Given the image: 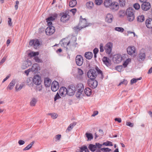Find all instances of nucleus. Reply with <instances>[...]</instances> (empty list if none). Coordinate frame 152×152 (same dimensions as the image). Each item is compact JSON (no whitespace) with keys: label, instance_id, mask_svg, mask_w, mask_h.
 Masks as SVG:
<instances>
[{"label":"nucleus","instance_id":"09e8293b","mask_svg":"<svg viewBox=\"0 0 152 152\" xmlns=\"http://www.w3.org/2000/svg\"><path fill=\"white\" fill-rule=\"evenodd\" d=\"M127 81L125 80H124L123 81H121V82L118 85V86H120L122 84H124L126 86V85H127Z\"/></svg>","mask_w":152,"mask_h":152},{"label":"nucleus","instance_id":"4468645a","mask_svg":"<svg viewBox=\"0 0 152 152\" xmlns=\"http://www.w3.org/2000/svg\"><path fill=\"white\" fill-rule=\"evenodd\" d=\"M75 61L76 64L79 66H81L83 62L82 56L80 55H78L76 56Z\"/></svg>","mask_w":152,"mask_h":152},{"label":"nucleus","instance_id":"a211bd4d","mask_svg":"<svg viewBox=\"0 0 152 152\" xmlns=\"http://www.w3.org/2000/svg\"><path fill=\"white\" fill-rule=\"evenodd\" d=\"M142 10L144 11H147L151 8V5L148 2H144L141 5Z\"/></svg>","mask_w":152,"mask_h":152},{"label":"nucleus","instance_id":"aec40b11","mask_svg":"<svg viewBox=\"0 0 152 152\" xmlns=\"http://www.w3.org/2000/svg\"><path fill=\"white\" fill-rule=\"evenodd\" d=\"M60 95L63 96H64L67 94V89L65 87H61L59 91Z\"/></svg>","mask_w":152,"mask_h":152},{"label":"nucleus","instance_id":"f3484780","mask_svg":"<svg viewBox=\"0 0 152 152\" xmlns=\"http://www.w3.org/2000/svg\"><path fill=\"white\" fill-rule=\"evenodd\" d=\"M145 55L143 50H142L138 55L137 59L139 61H143L144 60Z\"/></svg>","mask_w":152,"mask_h":152},{"label":"nucleus","instance_id":"9b49d317","mask_svg":"<svg viewBox=\"0 0 152 152\" xmlns=\"http://www.w3.org/2000/svg\"><path fill=\"white\" fill-rule=\"evenodd\" d=\"M84 89V86L83 84L80 83L77 84V92L76 94L77 96L79 97L83 92Z\"/></svg>","mask_w":152,"mask_h":152},{"label":"nucleus","instance_id":"4d7b16f0","mask_svg":"<svg viewBox=\"0 0 152 152\" xmlns=\"http://www.w3.org/2000/svg\"><path fill=\"white\" fill-rule=\"evenodd\" d=\"M122 66H118L115 67L116 69L118 71L120 72L122 70Z\"/></svg>","mask_w":152,"mask_h":152},{"label":"nucleus","instance_id":"774afa93","mask_svg":"<svg viewBox=\"0 0 152 152\" xmlns=\"http://www.w3.org/2000/svg\"><path fill=\"white\" fill-rule=\"evenodd\" d=\"M9 20L8 21V23L9 25L10 26H11L12 25V23L11 19L10 18H8Z\"/></svg>","mask_w":152,"mask_h":152},{"label":"nucleus","instance_id":"13d9d810","mask_svg":"<svg viewBox=\"0 0 152 152\" xmlns=\"http://www.w3.org/2000/svg\"><path fill=\"white\" fill-rule=\"evenodd\" d=\"M61 98V97L60 96L59 94L58 93H57L56 96H55L54 97V101H56V100L59 99Z\"/></svg>","mask_w":152,"mask_h":152},{"label":"nucleus","instance_id":"6e6d98bb","mask_svg":"<svg viewBox=\"0 0 152 152\" xmlns=\"http://www.w3.org/2000/svg\"><path fill=\"white\" fill-rule=\"evenodd\" d=\"M105 51L107 54H110L112 51L111 48H106Z\"/></svg>","mask_w":152,"mask_h":152},{"label":"nucleus","instance_id":"5fc2aeb1","mask_svg":"<svg viewBox=\"0 0 152 152\" xmlns=\"http://www.w3.org/2000/svg\"><path fill=\"white\" fill-rule=\"evenodd\" d=\"M34 59L36 62H37L38 63H42V60L40 59L38 57H35L34 58Z\"/></svg>","mask_w":152,"mask_h":152},{"label":"nucleus","instance_id":"3c124183","mask_svg":"<svg viewBox=\"0 0 152 152\" xmlns=\"http://www.w3.org/2000/svg\"><path fill=\"white\" fill-rule=\"evenodd\" d=\"M102 0H95V3L96 4L99 5L102 3Z\"/></svg>","mask_w":152,"mask_h":152},{"label":"nucleus","instance_id":"c9c22d12","mask_svg":"<svg viewBox=\"0 0 152 152\" xmlns=\"http://www.w3.org/2000/svg\"><path fill=\"white\" fill-rule=\"evenodd\" d=\"M75 123H73L71 124L68 127L66 132H69L71 131L73 128L74 126L76 125Z\"/></svg>","mask_w":152,"mask_h":152},{"label":"nucleus","instance_id":"393cba45","mask_svg":"<svg viewBox=\"0 0 152 152\" xmlns=\"http://www.w3.org/2000/svg\"><path fill=\"white\" fill-rule=\"evenodd\" d=\"M128 54L130 55L135 56L136 50L135 48H127Z\"/></svg>","mask_w":152,"mask_h":152},{"label":"nucleus","instance_id":"c03bdc74","mask_svg":"<svg viewBox=\"0 0 152 152\" xmlns=\"http://www.w3.org/2000/svg\"><path fill=\"white\" fill-rule=\"evenodd\" d=\"M115 30L117 31L121 32H123L124 31V29L122 27H116L115 28Z\"/></svg>","mask_w":152,"mask_h":152},{"label":"nucleus","instance_id":"f257e3e1","mask_svg":"<svg viewBox=\"0 0 152 152\" xmlns=\"http://www.w3.org/2000/svg\"><path fill=\"white\" fill-rule=\"evenodd\" d=\"M76 38L75 37L72 38L70 40L68 38H65L63 39L58 44H56L53 46H61L66 48V47H73L75 43Z\"/></svg>","mask_w":152,"mask_h":152},{"label":"nucleus","instance_id":"412c9836","mask_svg":"<svg viewBox=\"0 0 152 152\" xmlns=\"http://www.w3.org/2000/svg\"><path fill=\"white\" fill-rule=\"evenodd\" d=\"M31 71L34 72L35 73L37 72L40 70V67L37 64H34L32 66V67L30 69Z\"/></svg>","mask_w":152,"mask_h":152},{"label":"nucleus","instance_id":"de8ad7c7","mask_svg":"<svg viewBox=\"0 0 152 152\" xmlns=\"http://www.w3.org/2000/svg\"><path fill=\"white\" fill-rule=\"evenodd\" d=\"M119 2L121 6H124L125 5V0H119Z\"/></svg>","mask_w":152,"mask_h":152},{"label":"nucleus","instance_id":"9d476101","mask_svg":"<svg viewBox=\"0 0 152 152\" xmlns=\"http://www.w3.org/2000/svg\"><path fill=\"white\" fill-rule=\"evenodd\" d=\"M67 91L68 95L70 96H73L76 91L75 86L72 85H70L68 88Z\"/></svg>","mask_w":152,"mask_h":152},{"label":"nucleus","instance_id":"473e14b6","mask_svg":"<svg viewBox=\"0 0 152 152\" xmlns=\"http://www.w3.org/2000/svg\"><path fill=\"white\" fill-rule=\"evenodd\" d=\"M39 54V53L38 52H31L28 53V56L31 57L35 56H38Z\"/></svg>","mask_w":152,"mask_h":152},{"label":"nucleus","instance_id":"bf43d9fd","mask_svg":"<svg viewBox=\"0 0 152 152\" xmlns=\"http://www.w3.org/2000/svg\"><path fill=\"white\" fill-rule=\"evenodd\" d=\"M113 46V44L110 42H108L106 45V48H112Z\"/></svg>","mask_w":152,"mask_h":152},{"label":"nucleus","instance_id":"20e7f679","mask_svg":"<svg viewBox=\"0 0 152 152\" xmlns=\"http://www.w3.org/2000/svg\"><path fill=\"white\" fill-rule=\"evenodd\" d=\"M128 20L130 21H133L134 18L133 10L132 8L127 9L126 12Z\"/></svg>","mask_w":152,"mask_h":152},{"label":"nucleus","instance_id":"e2e57ef3","mask_svg":"<svg viewBox=\"0 0 152 152\" xmlns=\"http://www.w3.org/2000/svg\"><path fill=\"white\" fill-rule=\"evenodd\" d=\"M87 146H84L80 148V152H82L83 151H85L86 149Z\"/></svg>","mask_w":152,"mask_h":152},{"label":"nucleus","instance_id":"8fccbe9b","mask_svg":"<svg viewBox=\"0 0 152 152\" xmlns=\"http://www.w3.org/2000/svg\"><path fill=\"white\" fill-rule=\"evenodd\" d=\"M101 150L104 152H110L111 151V149L108 148H101Z\"/></svg>","mask_w":152,"mask_h":152},{"label":"nucleus","instance_id":"bb28decb","mask_svg":"<svg viewBox=\"0 0 152 152\" xmlns=\"http://www.w3.org/2000/svg\"><path fill=\"white\" fill-rule=\"evenodd\" d=\"M93 56V53L90 52H86L85 54V56L88 59L90 60L91 59Z\"/></svg>","mask_w":152,"mask_h":152},{"label":"nucleus","instance_id":"7c9ffc66","mask_svg":"<svg viewBox=\"0 0 152 152\" xmlns=\"http://www.w3.org/2000/svg\"><path fill=\"white\" fill-rule=\"evenodd\" d=\"M24 64L26 65V66L25 67L24 65H23L22 68L23 69H25L26 68L31 66L32 65V63L31 61L28 60L25 61Z\"/></svg>","mask_w":152,"mask_h":152},{"label":"nucleus","instance_id":"052dcab7","mask_svg":"<svg viewBox=\"0 0 152 152\" xmlns=\"http://www.w3.org/2000/svg\"><path fill=\"white\" fill-rule=\"evenodd\" d=\"M126 125L130 127H132L134 126V124L129 122H126Z\"/></svg>","mask_w":152,"mask_h":152},{"label":"nucleus","instance_id":"2f4dec72","mask_svg":"<svg viewBox=\"0 0 152 152\" xmlns=\"http://www.w3.org/2000/svg\"><path fill=\"white\" fill-rule=\"evenodd\" d=\"M77 3V2L76 0H71L69 2V5L70 7H73L76 5Z\"/></svg>","mask_w":152,"mask_h":152},{"label":"nucleus","instance_id":"4c0bfd02","mask_svg":"<svg viewBox=\"0 0 152 152\" xmlns=\"http://www.w3.org/2000/svg\"><path fill=\"white\" fill-rule=\"evenodd\" d=\"M131 59L129 58L127 59L123 64V65L124 67H126L127 66L129 63L131 62Z\"/></svg>","mask_w":152,"mask_h":152},{"label":"nucleus","instance_id":"79ce46f5","mask_svg":"<svg viewBox=\"0 0 152 152\" xmlns=\"http://www.w3.org/2000/svg\"><path fill=\"white\" fill-rule=\"evenodd\" d=\"M33 82L31 78H28L27 80V85L29 86H32L33 85Z\"/></svg>","mask_w":152,"mask_h":152},{"label":"nucleus","instance_id":"423d86ee","mask_svg":"<svg viewBox=\"0 0 152 152\" xmlns=\"http://www.w3.org/2000/svg\"><path fill=\"white\" fill-rule=\"evenodd\" d=\"M126 55L125 54L122 56L119 54L115 55L113 57V60L116 63L118 64L124 60L126 58Z\"/></svg>","mask_w":152,"mask_h":152},{"label":"nucleus","instance_id":"58836bf2","mask_svg":"<svg viewBox=\"0 0 152 152\" xmlns=\"http://www.w3.org/2000/svg\"><path fill=\"white\" fill-rule=\"evenodd\" d=\"M24 85L23 84H21L19 85L18 84H17L16 85L15 89L16 91H18L20 90L23 87Z\"/></svg>","mask_w":152,"mask_h":152},{"label":"nucleus","instance_id":"72a5a7b5","mask_svg":"<svg viewBox=\"0 0 152 152\" xmlns=\"http://www.w3.org/2000/svg\"><path fill=\"white\" fill-rule=\"evenodd\" d=\"M137 21L139 22H142L145 20V17L144 15H139L137 17Z\"/></svg>","mask_w":152,"mask_h":152},{"label":"nucleus","instance_id":"338daca9","mask_svg":"<svg viewBox=\"0 0 152 152\" xmlns=\"http://www.w3.org/2000/svg\"><path fill=\"white\" fill-rule=\"evenodd\" d=\"M70 11L72 12L73 15H74L77 11V10L76 9H73L70 10Z\"/></svg>","mask_w":152,"mask_h":152},{"label":"nucleus","instance_id":"dca6fc26","mask_svg":"<svg viewBox=\"0 0 152 152\" xmlns=\"http://www.w3.org/2000/svg\"><path fill=\"white\" fill-rule=\"evenodd\" d=\"M59 88V83L56 81H53L52 84L51 89L52 90L55 92L57 91Z\"/></svg>","mask_w":152,"mask_h":152},{"label":"nucleus","instance_id":"49530a36","mask_svg":"<svg viewBox=\"0 0 152 152\" xmlns=\"http://www.w3.org/2000/svg\"><path fill=\"white\" fill-rule=\"evenodd\" d=\"M103 145H104L106 146H113V145L112 144V143L110 142V141H107L105 142H104L103 144Z\"/></svg>","mask_w":152,"mask_h":152},{"label":"nucleus","instance_id":"a878e982","mask_svg":"<svg viewBox=\"0 0 152 152\" xmlns=\"http://www.w3.org/2000/svg\"><path fill=\"white\" fill-rule=\"evenodd\" d=\"M111 0H105L104 2V6L106 8H110L112 2Z\"/></svg>","mask_w":152,"mask_h":152},{"label":"nucleus","instance_id":"864d4df0","mask_svg":"<svg viewBox=\"0 0 152 152\" xmlns=\"http://www.w3.org/2000/svg\"><path fill=\"white\" fill-rule=\"evenodd\" d=\"M134 8L137 10L139 9L140 8V6L138 3H135L134 5Z\"/></svg>","mask_w":152,"mask_h":152},{"label":"nucleus","instance_id":"a19ab883","mask_svg":"<svg viewBox=\"0 0 152 152\" xmlns=\"http://www.w3.org/2000/svg\"><path fill=\"white\" fill-rule=\"evenodd\" d=\"M118 15L120 17H124L126 15V12L124 10H121L119 12Z\"/></svg>","mask_w":152,"mask_h":152},{"label":"nucleus","instance_id":"6ab92c4d","mask_svg":"<svg viewBox=\"0 0 152 152\" xmlns=\"http://www.w3.org/2000/svg\"><path fill=\"white\" fill-rule=\"evenodd\" d=\"M119 8L118 3L116 2H112L110 8L112 10L116 11L118 10Z\"/></svg>","mask_w":152,"mask_h":152},{"label":"nucleus","instance_id":"603ef678","mask_svg":"<svg viewBox=\"0 0 152 152\" xmlns=\"http://www.w3.org/2000/svg\"><path fill=\"white\" fill-rule=\"evenodd\" d=\"M49 115H51V117L53 119H56L58 116L57 114L55 113H50Z\"/></svg>","mask_w":152,"mask_h":152},{"label":"nucleus","instance_id":"39448f33","mask_svg":"<svg viewBox=\"0 0 152 152\" xmlns=\"http://www.w3.org/2000/svg\"><path fill=\"white\" fill-rule=\"evenodd\" d=\"M42 44V41L37 39H32L29 42V45L30 46L36 48L40 47Z\"/></svg>","mask_w":152,"mask_h":152},{"label":"nucleus","instance_id":"69168bd1","mask_svg":"<svg viewBox=\"0 0 152 152\" xmlns=\"http://www.w3.org/2000/svg\"><path fill=\"white\" fill-rule=\"evenodd\" d=\"M18 143L20 145H21L24 144L25 142L24 141L22 140H20L18 141Z\"/></svg>","mask_w":152,"mask_h":152},{"label":"nucleus","instance_id":"ea45409f","mask_svg":"<svg viewBox=\"0 0 152 152\" xmlns=\"http://www.w3.org/2000/svg\"><path fill=\"white\" fill-rule=\"evenodd\" d=\"M86 136L87 137L88 140H91L93 138L92 134L89 133H86Z\"/></svg>","mask_w":152,"mask_h":152},{"label":"nucleus","instance_id":"e433bc0d","mask_svg":"<svg viewBox=\"0 0 152 152\" xmlns=\"http://www.w3.org/2000/svg\"><path fill=\"white\" fill-rule=\"evenodd\" d=\"M37 102V99L34 98H33L30 102V105L32 106H35Z\"/></svg>","mask_w":152,"mask_h":152},{"label":"nucleus","instance_id":"5701e85b","mask_svg":"<svg viewBox=\"0 0 152 152\" xmlns=\"http://www.w3.org/2000/svg\"><path fill=\"white\" fill-rule=\"evenodd\" d=\"M145 25L147 28H152V18H149L146 19L145 21Z\"/></svg>","mask_w":152,"mask_h":152},{"label":"nucleus","instance_id":"cd10ccee","mask_svg":"<svg viewBox=\"0 0 152 152\" xmlns=\"http://www.w3.org/2000/svg\"><path fill=\"white\" fill-rule=\"evenodd\" d=\"M15 84V80H12L10 83L7 88V89L11 90L12 89Z\"/></svg>","mask_w":152,"mask_h":152},{"label":"nucleus","instance_id":"0eeeda50","mask_svg":"<svg viewBox=\"0 0 152 152\" xmlns=\"http://www.w3.org/2000/svg\"><path fill=\"white\" fill-rule=\"evenodd\" d=\"M60 16H61V21L63 23L67 21L70 18V16L66 12L60 13Z\"/></svg>","mask_w":152,"mask_h":152},{"label":"nucleus","instance_id":"f704fd0d","mask_svg":"<svg viewBox=\"0 0 152 152\" xmlns=\"http://www.w3.org/2000/svg\"><path fill=\"white\" fill-rule=\"evenodd\" d=\"M86 7L88 9H91L94 6V3L92 1H89L86 4Z\"/></svg>","mask_w":152,"mask_h":152},{"label":"nucleus","instance_id":"37998d69","mask_svg":"<svg viewBox=\"0 0 152 152\" xmlns=\"http://www.w3.org/2000/svg\"><path fill=\"white\" fill-rule=\"evenodd\" d=\"M34 143V142H32L30 144L28 145L27 146H26L24 149V151L28 150L31 147L32 145Z\"/></svg>","mask_w":152,"mask_h":152},{"label":"nucleus","instance_id":"c756f323","mask_svg":"<svg viewBox=\"0 0 152 152\" xmlns=\"http://www.w3.org/2000/svg\"><path fill=\"white\" fill-rule=\"evenodd\" d=\"M51 80L48 78H45L44 79V84L46 87L49 86L50 85L51 83Z\"/></svg>","mask_w":152,"mask_h":152},{"label":"nucleus","instance_id":"c85d7f7f","mask_svg":"<svg viewBox=\"0 0 152 152\" xmlns=\"http://www.w3.org/2000/svg\"><path fill=\"white\" fill-rule=\"evenodd\" d=\"M85 94L88 96H90L92 93V90L89 88H86L84 90Z\"/></svg>","mask_w":152,"mask_h":152},{"label":"nucleus","instance_id":"7ed1b4c3","mask_svg":"<svg viewBox=\"0 0 152 152\" xmlns=\"http://www.w3.org/2000/svg\"><path fill=\"white\" fill-rule=\"evenodd\" d=\"M86 20L85 18H83L81 16L80 17V23L78 26L74 27L75 30H80L83 28L86 27L88 26Z\"/></svg>","mask_w":152,"mask_h":152},{"label":"nucleus","instance_id":"2eb2a0df","mask_svg":"<svg viewBox=\"0 0 152 152\" xmlns=\"http://www.w3.org/2000/svg\"><path fill=\"white\" fill-rule=\"evenodd\" d=\"M33 82L36 85H40L41 82L40 77L38 75L34 76L33 79Z\"/></svg>","mask_w":152,"mask_h":152},{"label":"nucleus","instance_id":"b1692460","mask_svg":"<svg viewBox=\"0 0 152 152\" xmlns=\"http://www.w3.org/2000/svg\"><path fill=\"white\" fill-rule=\"evenodd\" d=\"M102 61L107 66H109L110 65L111 61L109 58L106 57L104 56L103 57Z\"/></svg>","mask_w":152,"mask_h":152},{"label":"nucleus","instance_id":"f03ea898","mask_svg":"<svg viewBox=\"0 0 152 152\" xmlns=\"http://www.w3.org/2000/svg\"><path fill=\"white\" fill-rule=\"evenodd\" d=\"M97 73L102 75V71L97 67H96L95 69H91L88 72V77L90 79H94L97 76Z\"/></svg>","mask_w":152,"mask_h":152},{"label":"nucleus","instance_id":"680f3d73","mask_svg":"<svg viewBox=\"0 0 152 152\" xmlns=\"http://www.w3.org/2000/svg\"><path fill=\"white\" fill-rule=\"evenodd\" d=\"M78 74L79 75H82L83 74V71L80 69H78Z\"/></svg>","mask_w":152,"mask_h":152},{"label":"nucleus","instance_id":"1a4fd4ad","mask_svg":"<svg viewBox=\"0 0 152 152\" xmlns=\"http://www.w3.org/2000/svg\"><path fill=\"white\" fill-rule=\"evenodd\" d=\"M88 84L89 87L92 88L94 89L97 87L98 82L94 79H90L88 81Z\"/></svg>","mask_w":152,"mask_h":152},{"label":"nucleus","instance_id":"ddd939ff","mask_svg":"<svg viewBox=\"0 0 152 152\" xmlns=\"http://www.w3.org/2000/svg\"><path fill=\"white\" fill-rule=\"evenodd\" d=\"M57 16V14H55L53 16L50 17L46 19L48 26H51L52 25V22L55 20Z\"/></svg>","mask_w":152,"mask_h":152},{"label":"nucleus","instance_id":"4be33fe9","mask_svg":"<svg viewBox=\"0 0 152 152\" xmlns=\"http://www.w3.org/2000/svg\"><path fill=\"white\" fill-rule=\"evenodd\" d=\"M113 18V15L111 14L108 13L106 15L105 20L107 22L111 23L112 22Z\"/></svg>","mask_w":152,"mask_h":152},{"label":"nucleus","instance_id":"f8f14e48","mask_svg":"<svg viewBox=\"0 0 152 152\" xmlns=\"http://www.w3.org/2000/svg\"><path fill=\"white\" fill-rule=\"evenodd\" d=\"M55 31V28L54 26H49L46 28L45 33L47 35H51L54 33Z\"/></svg>","mask_w":152,"mask_h":152},{"label":"nucleus","instance_id":"6e6552de","mask_svg":"<svg viewBox=\"0 0 152 152\" xmlns=\"http://www.w3.org/2000/svg\"><path fill=\"white\" fill-rule=\"evenodd\" d=\"M102 145L99 143H96L95 145L90 144L88 146V148L92 152L95 151L97 148H100Z\"/></svg>","mask_w":152,"mask_h":152},{"label":"nucleus","instance_id":"0e129e2a","mask_svg":"<svg viewBox=\"0 0 152 152\" xmlns=\"http://www.w3.org/2000/svg\"><path fill=\"white\" fill-rule=\"evenodd\" d=\"M6 57H4L2 59V60H1V61L0 62V64L1 65V64H2L5 62V61L6 60Z\"/></svg>","mask_w":152,"mask_h":152},{"label":"nucleus","instance_id":"a18cd8bd","mask_svg":"<svg viewBox=\"0 0 152 152\" xmlns=\"http://www.w3.org/2000/svg\"><path fill=\"white\" fill-rule=\"evenodd\" d=\"M142 79L141 77H140L139 78L137 79L133 78L131 80V84H133L136 83L137 80H140Z\"/></svg>","mask_w":152,"mask_h":152}]
</instances>
